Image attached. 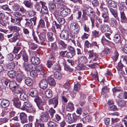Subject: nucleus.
<instances>
[{"mask_svg":"<svg viewBox=\"0 0 127 127\" xmlns=\"http://www.w3.org/2000/svg\"><path fill=\"white\" fill-rule=\"evenodd\" d=\"M30 72V75L33 77L36 76L38 74L37 72L35 69V70H33L32 71H31Z\"/></svg>","mask_w":127,"mask_h":127,"instance_id":"09e8293b","label":"nucleus"},{"mask_svg":"<svg viewBox=\"0 0 127 127\" xmlns=\"http://www.w3.org/2000/svg\"><path fill=\"white\" fill-rule=\"evenodd\" d=\"M20 54L22 56L24 62L26 63L29 60L28 57L27 55L26 51L24 50H22L20 52Z\"/></svg>","mask_w":127,"mask_h":127,"instance_id":"f3484780","label":"nucleus"},{"mask_svg":"<svg viewBox=\"0 0 127 127\" xmlns=\"http://www.w3.org/2000/svg\"><path fill=\"white\" fill-rule=\"evenodd\" d=\"M58 43L60 45H61L64 48H66L67 45L63 41L60 40L58 41Z\"/></svg>","mask_w":127,"mask_h":127,"instance_id":"864d4df0","label":"nucleus"},{"mask_svg":"<svg viewBox=\"0 0 127 127\" xmlns=\"http://www.w3.org/2000/svg\"><path fill=\"white\" fill-rule=\"evenodd\" d=\"M24 78V76L23 75L21 74H19L17 76L16 79L17 81L19 83H20Z\"/></svg>","mask_w":127,"mask_h":127,"instance_id":"4c0bfd02","label":"nucleus"},{"mask_svg":"<svg viewBox=\"0 0 127 127\" xmlns=\"http://www.w3.org/2000/svg\"><path fill=\"white\" fill-rule=\"evenodd\" d=\"M9 4L11 6L12 9L13 11H17L19 10L20 5L17 3L12 1L10 2Z\"/></svg>","mask_w":127,"mask_h":127,"instance_id":"9d476101","label":"nucleus"},{"mask_svg":"<svg viewBox=\"0 0 127 127\" xmlns=\"http://www.w3.org/2000/svg\"><path fill=\"white\" fill-rule=\"evenodd\" d=\"M53 70L55 71L58 70L60 71L61 70V68L60 66L58 64L54 65L52 68Z\"/></svg>","mask_w":127,"mask_h":127,"instance_id":"6e6d98bb","label":"nucleus"},{"mask_svg":"<svg viewBox=\"0 0 127 127\" xmlns=\"http://www.w3.org/2000/svg\"><path fill=\"white\" fill-rule=\"evenodd\" d=\"M0 24L3 27H5L7 25V22L5 20H0Z\"/></svg>","mask_w":127,"mask_h":127,"instance_id":"774afa93","label":"nucleus"},{"mask_svg":"<svg viewBox=\"0 0 127 127\" xmlns=\"http://www.w3.org/2000/svg\"><path fill=\"white\" fill-rule=\"evenodd\" d=\"M22 66V68L27 72H30L35 69V66L31 63H27L23 62Z\"/></svg>","mask_w":127,"mask_h":127,"instance_id":"7ed1b4c3","label":"nucleus"},{"mask_svg":"<svg viewBox=\"0 0 127 127\" xmlns=\"http://www.w3.org/2000/svg\"><path fill=\"white\" fill-rule=\"evenodd\" d=\"M29 93L30 95L32 97H34L37 96L38 92L35 89L32 88L30 89Z\"/></svg>","mask_w":127,"mask_h":127,"instance_id":"aec40b11","label":"nucleus"},{"mask_svg":"<svg viewBox=\"0 0 127 127\" xmlns=\"http://www.w3.org/2000/svg\"><path fill=\"white\" fill-rule=\"evenodd\" d=\"M75 54V53H73L71 52H68L65 56L68 58H71Z\"/></svg>","mask_w":127,"mask_h":127,"instance_id":"680f3d73","label":"nucleus"},{"mask_svg":"<svg viewBox=\"0 0 127 127\" xmlns=\"http://www.w3.org/2000/svg\"><path fill=\"white\" fill-rule=\"evenodd\" d=\"M11 19V22L14 25L18 26L21 25L20 22L22 19L16 18H13L12 17Z\"/></svg>","mask_w":127,"mask_h":127,"instance_id":"4be33fe9","label":"nucleus"},{"mask_svg":"<svg viewBox=\"0 0 127 127\" xmlns=\"http://www.w3.org/2000/svg\"><path fill=\"white\" fill-rule=\"evenodd\" d=\"M13 15L15 18L22 19L23 15L19 11L14 12L13 13Z\"/></svg>","mask_w":127,"mask_h":127,"instance_id":"72a5a7b5","label":"nucleus"},{"mask_svg":"<svg viewBox=\"0 0 127 127\" xmlns=\"http://www.w3.org/2000/svg\"><path fill=\"white\" fill-rule=\"evenodd\" d=\"M48 80L49 84L50 86H53L56 85V83L54 79L53 78L51 77H49L48 78Z\"/></svg>","mask_w":127,"mask_h":127,"instance_id":"c756f323","label":"nucleus"},{"mask_svg":"<svg viewBox=\"0 0 127 127\" xmlns=\"http://www.w3.org/2000/svg\"><path fill=\"white\" fill-rule=\"evenodd\" d=\"M23 103V101L21 102L20 101L18 98H14L13 99L14 105L17 108L21 109Z\"/></svg>","mask_w":127,"mask_h":127,"instance_id":"2eb2a0df","label":"nucleus"},{"mask_svg":"<svg viewBox=\"0 0 127 127\" xmlns=\"http://www.w3.org/2000/svg\"><path fill=\"white\" fill-rule=\"evenodd\" d=\"M45 27V23L43 20L41 19L39 21L38 24V28H42Z\"/></svg>","mask_w":127,"mask_h":127,"instance_id":"c03bdc74","label":"nucleus"},{"mask_svg":"<svg viewBox=\"0 0 127 127\" xmlns=\"http://www.w3.org/2000/svg\"><path fill=\"white\" fill-rule=\"evenodd\" d=\"M22 104L21 109L23 110L27 111V108L31 107L32 106V104L29 101H23Z\"/></svg>","mask_w":127,"mask_h":127,"instance_id":"6e6552de","label":"nucleus"},{"mask_svg":"<svg viewBox=\"0 0 127 127\" xmlns=\"http://www.w3.org/2000/svg\"><path fill=\"white\" fill-rule=\"evenodd\" d=\"M20 98L21 100H25L27 99L28 97L25 93L23 92L20 95Z\"/></svg>","mask_w":127,"mask_h":127,"instance_id":"49530a36","label":"nucleus"},{"mask_svg":"<svg viewBox=\"0 0 127 127\" xmlns=\"http://www.w3.org/2000/svg\"><path fill=\"white\" fill-rule=\"evenodd\" d=\"M109 10L111 14L116 19L119 20V18L118 17V13L117 11L114 9L110 8Z\"/></svg>","mask_w":127,"mask_h":127,"instance_id":"5701e85b","label":"nucleus"},{"mask_svg":"<svg viewBox=\"0 0 127 127\" xmlns=\"http://www.w3.org/2000/svg\"><path fill=\"white\" fill-rule=\"evenodd\" d=\"M120 40V35L118 34H116L114 37L113 40L114 42L116 43H118Z\"/></svg>","mask_w":127,"mask_h":127,"instance_id":"79ce46f5","label":"nucleus"},{"mask_svg":"<svg viewBox=\"0 0 127 127\" xmlns=\"http://www.w3.org/2000/svg\"><path fill=\"white\" fill-rule=\"evenodd\" d=\"M91 120V117L90 116H86L83 119V122H90Z\"/></svg>","mask_w":127,"mask_h":127,"instance_id":"603ef678","label":"nucleus"},{"mask_svg":"<svg viewBox=\"0 0 127 127\" xmlns=\"http://www.w3.org/2000/svg\"><path fill=\"white\" fill-rule=\"evenodd\" d=\"M89 55L88 59L91 58L94 61H96L97 60L98 55L96 53H94L92 51L89 50L88 52Z\"/></svg>","mask_w":127,"mask_h":127,"instance_id":"39448f33","label":"nucleus"},{"mask_svg":"<svg viewBox=\"0 0 127 127\" xmlns=\"http://www.w3.org/2000/svg\"><path fill=\"white\" fill-rule=\"evenodd\" d=\"M23 3L26 7L29 8H31L32 5L31 2V0H25L24 1Z\"/></svg>","mask_w":127,"mask_h":127,"instance_id":"473e14b6","label":"nucleus"},{"mask_svg":"<svg viewBox=\"0 0 127 127\" xmlns=\"http://www.w3.org/2000/svg\"><path fill=\"white\" fill-rule=\"evenodd\" d=\"M53 34L51 32H48L47 33V36L48 39L50 41H53L54 40L53 37Z\"/></svg>","mask_w":127,"mask_h":127,"instance_id":"a19ab883","label":"nucleus"},{"mask_svg":"<svg viewBox=\"0 0 127 127\" xmlns=\"http://www.w3.org/2000/svg\"><path fill=\"white\" fill-rule=\"evenodd\" d=\"M8 28L10 31L13 32H17L19 29V28L16 26H10L8 27Z\"/></svg>","mask_w":127,"mask_h":127,"instance_id":"c85d7f7f","label":"nucleus"},{"mask_svg":"<svg viewBox=\"0 0 127 127\" xmlns=\"http://www.w3.org/2000/svg\"><path fill=\"white\" fill-rule=\"evenodd\" d=\"M80 87V84L77 83H75L74 88V90L71 93V95L72 97H74L75 96L76 91L79 90Z\"/></svg>","mask_w":127,"mask_h":127,"instance_id":"1a4fd4ad","label":"nucleus"},{"mask_svg":"<svg viewBox=\"0 0 127 127\" xmlns=\"http://www.w3.org/2000/svg\"><path fill=\"white\" fill-rule=\"evenodd\" d=\"M51 48L53 50H56L58 48L56 43L55 42L51 43Z\"/></svg>","mask_w":127,"mask_h":127,"instance_id":"0e129e2a","label":"nucleus"},{"mask_svg":"<svg viewBox=\"0 0 127 127\" xmlns=\"http://www.w3.org/2000/svg\"><path fill=\"white\" fill-rule=\"evenodd\" d=\"M9 103V102L8 100L3 99L1 102L0 104L2 107L4 108L8 106Z\"/></svg>","mask_w":127,"mask_h":127,"instance_id":"bb28decb","label":"nucleus"},{"mask_svg":"<svg viewBox=\"0 0 127 127\" xmlns=\"http://www.w3.org/2000/svg\"><path fill=\"white\" fill-rule=\"evenodd\" d=\"M40 87L43 89H45L47 87L48 83L47 81L45 80H41L39 83Z\"/></svg>","mask_w":127,"mask_h":127,"instance_id":"a211bd4d","label":"nucleus"},{"mask_svg":"<svg viewBox=\"0 0 127 127\" xmlns=\"http://www.w3.org/2000/svg\"><path fill=\"white\" fill-rule=\"evenodd\" d=\"M20 117L22 123H25L28 122V119L27 115L24 113L22 112L20 114Z\"/></svg>","mask_w":127,"mask_h":127,"instance_id":"f8f14e48","label":"nucleus"},{"mask_svg":"<svg viewBox=\"0 0 127 127\" xmlns=\"http://www.w3.org/2000/svg\"><path fill=\"white\" fill-rule=\"evenodd\" d=\"M60 37L62 39L67 40L69 37L68 32L66 31H63L60 34Z\"/></svg>","mask_w":127,"mask_h":127,"instance_id":"dca6fc26","label":"nucleus"},{"mask_svg":"<svg viewBox=\"0 0 127 127\" xmlns=\"http://www.w3.org/2000/svg\"><path fill=\"white\" fill-rule=\"evenodd\" d=\"M80 27L78 24L75 22L71 23L70 26V29L72 33L77 34L79 32Z\"/></svg>","mask_w":127,"mask_h":127,"instance_id":"20e7f679","label":"nucleus"},{"mask_svg":"<svg viewBox=\"0 0 127 127\" xmlns=\"http://www.w3.org/2000/svg\"><path fill=\"white\" fill-rule=\"evenodd\" d=\"M56 112L55 111L52 107L51 108L49 111V113L51 117L52 118L54 116V115Z\"/></svg>","mask_w":127,"mask_h":127,"instance_id":"3c124183","label":"nucleus"},{"mask_svg":"<svg viewBox=\"0 0 127 127\" xmlns=\"http://www.w3.org/2000/svg\"><path fill=\"white\" fill-rule=\"evenodd\" d=\"M19 35V34L18 32H16L13 35V37L9 39V41L11 43L15 42L18 39V36Z\"/></svg>","mask_w":127,"mask_h":127,"instance_id":"412c9836","label":"nucleus"},{"mask_svg":"<svg viewBox=\"0 0 127 127\" xmlns=\"http://www.w3.org/2000/svg\"><path fill=\"white\" fill-rule=\"evenodd\" d=\"M70 10L69 8H64L63 9H62L60 11V15L61 16L65 17L70 13Z\"/></svg>","mask_w":127,"mask_h":127,"instance_id":"ddd939ff","label":"nucleus"},{"mask_svg":"<svg viewBox=\"0 0 127 127\" xmlns=\"http://www.w3.org/2000/svg\"><path fill=\"white\" fill-rule=\"evenodd\" d=\"M16 73L14 70H11L8 71L7 73L8 76L11 78H13L15 77Z\"/></svg>","mask_w":127,"mask_h":127,"instance_id":"c9c22d12","label":"nucleus"},{"mask_svg":"<svg viewBox=\"0 0 127 127\" xmlns=\"http://www.w3.org/2000/svg\"><path fill=\"white\" fill-rule=\"evenodd\" d=\"M26 22L25 23V25L27 26H31L33 24V22L31 21L30 20L27 19H25Z\"/></svg>","mask_w":127,"mask_h":127,"instance_id":"5fc2aeb1","label":"nucleus"},{"mask_svg":"<svg viewBox=\"0 0 127 127\" xmlns=\"http://www.w3.org/2000/svg\"><path fill=\"white\" fill-rule=\"evenodd\" d=\"M119 56V54L117 52H115L114 55L112 57V59L116 61L118 59Z\"/></svg>","mask_w":127,"mask_h":127,"instance_id":"338daca9","label":"nucleus"},{"mask_svg":"<svg viewBox=\"0 0 127 127\" xmlns=\"http://www.w3.org/2000/svg\"><path fill=\"white\" fill-rule=\"evenodd\" d=\"M120 15L121 20L126 21H127V18L125 14L123 11L120 12Z\"/></svg>","mask_w":127,"mask_h":127,"instance_id":"37998d69","label":"nucleus"},{"mask_svg":"<svg viewBox=\"0 0 127 127\" xmlns=\"http://www.w3.org/2000/svg\"><path fill=\"white\" fill-rule=\"evenodd\" d=\"M2 8L4 10L7 11L9 13H12L11 10L9 8L8 6L7 5H3L2 7Z\"/></svg>","mask_w":127,"mask_h":127,"instance_id":"a18cd8bd","label":"nucleus"},{"mask_svg":"<svg viewBox=\"0 0 127 127\" xmlns=\"http://www.w3.org/2000/svg\"><path fill=\"white\" fill-rule=\"evenodd\" d=\"M74 105L71 102L68 103L66 106V109L67 111H72L74 110Z\"/></svg>","mask_w":127,"mask_h":127,"instance_id":"a878e982","label":"nucleus"},{"mask_svg":"<svg viewBox=\"0 0 127 127\" xmlns=\"http://www.w3.org/2000/svg\"><path fill=\"white\" fill-rule=\"evenodd\" d=\"M65 120L67 123L70 124L72 123V115L71 114L68 113L65 114Z\"/></svg>","mask_w":127,"mask_h":127,"instance_id":"393cba45","label":"nucleus"},{"mask_svg":"<svg viewBox=\"0 0 127 127\" xmlns=\"http://www.w3.org/2000/svg\"><path fill=\"white\" fill-rule=\"evenodd\" d=\"M21 48L20 46H14V49L13 51V53H18Z\"/></svg>","mask_w":127,"mask_h":127,"instance_id":"13d9d810","label":"nucleus"},{"mask_svg":"<svg viewBox=\"0 0 127 127\" xmlns=\"http://www.w3.org/2000/svg\"><path fill=\"white\" fill-rule=\"evenodd\" d=\"M52 91L50 90H47L45 92L46 97L48 98H50L52 97Z\"/></svg>","mask_w":127,"mask_h":127,"instance_id":"e433bc0d","label":"nucleus"},{"mask_svg":"<svg viewBox=\"0 0 127 127\" xmlns=\"http://www.w3.org/2000/svg\"><path fill=\"white\" fill-rule=\"evenodd\" d=\"M107 5L104 3H102L100 8L102 11L101 16L103 18V22H107L109 19L108 13L107 8Z\"/></svg>","mask_w":127,"mask_h":127,"instance_id":"f257e3e1","label":"nucleus"},{"mask_svg":"<svg viewBox=\"0 0 127 127\" xmlns=\"http://www.w3.org/2000/svg\"><path fill=\"white\" fill-rule=\"evenodd\" d=\"M25 83L28 86L31 85L33 83L32 80L30 78H27L25 80Z\"/></svg>","mask_w":127,"mask_h":127,"instance_id":"58836bf2","label":"nucleus"},{"mask_svg":"<svg viewBox=\"0 0 127 127\" xmlns=\"http://www.w3.org/2000/svg\"><path fill=\"white\" fill-rule=\"evenodd\" d=\"M40 40L41 43H43L46 40L45 35L44 34H41L38 35Z\"/></svg>","mask_w":127,"mask_h":127,"instance_id":"ea45409f","label":"nucleus"},{"mask_svg":"<svg viewBox=\"0 0 127 127\" xmlns=\"http://www.w3.org/2000/svg\"><path fill=\"white\" fill-rule=\"evenodd\" d=\"M98 45L96 41H93L92 43L91 47L93 46H95V48L97 50L99 48Z\"/></svg>","mask_w":127,"mask_h":127,"instance_id":"69168bd1","label":"nucleus"},{"mask_svg":"<svg viewBox=\"0 0 127 127\" xmlns=\"http://www.w3.org/2000/svg\"><path fill=\"white\" fill-rule=\"evenodd\" d=\"M101 31L103 32H107L110 30L109 26L107 24H104L101 28Z\"/></svg>","mask_w":127,"mask_h":127,"instance_id":"7c9ffc66","label":"nucleus"},{"mask_svg":"<svg viewBox=\"0 0 127 127\" xmlns=\"http://www.w3.org/2000/svg\"><path fill=\"white\" fill-rule=\"evenodd\" d=\"M92 33L93 36L95 37H98L99 36V32L96 30L93 31Z\"/></svg>","mask_w":127,"mask_h":127,"instance_id":"052dcab7","label":"nucleus"},{"mask_svg":"<svg viewBox=\"0 0 127 127\" xmlns=\"http://www.w3.org/2000/svg\"><path fill=\"white\" fill-rule=\"evenodd\" d=\"M47 124L48 127H56V124L53 121L49 122Z\"/></svg>","mask_w":127,"mask_h":127,"instance_id":"4d7b16f0","label":"nucleus"},{"mask_svg":"<svg viewBox=\"0 0 127 127\" xmlns=\"http://www.w3.org/2000/svg\"><path fill=\"white\" fill-rule=\"evenodd\" d=\"M49 104H53L54 106V108H55L58 104V98L57 97L54 98L49 100Z\"/></svg>","mask_w":127,"mask_h":127,"instance_id":"4468645a","label":"nucleus"},{"mask_svg":"<svg viewBox=\"0 0 127 127\" xmlns=\"http://www.w3.org/2000/svg\"><path fill=\"white\" fill-rule=\"evenodd\" d=\"M40 115V120L43 122H47L49 118V115L44 112L41 114H39Z\"/></svg>","mask_w":127,"mask_h":127,"instance_id":"0eeeda50","label":"nucleus"},{"mask_svg":"<svg viewBox=\"0 0 127 127\" xmlns=\"http://www.w3.org/2000/svg\"><path fill=\"white\" fill-rule=\"evenodd\" d=\"M15 63L16 62H12L10 63L7 65V68L10 69H14L16 66Z\"/></svg>","mask_w":127,"mask_h":127,"instance_id":"f704fd0d","label":"nucleus"},{"mask_svg":"<svg viewBox=\"0 0 127 127\" xmlns=\"http://www.w3.org/2000/svg\"><path fill=\"white\" fill-rule=\"evenodd\" d=\"M49 8L50 11L53 12L55 11L56 9V6L52 4H50L49 5Z\"/></svg>","mask_w":127,"mask_h":127,"instance_id":"e2e57ef3","label":"nucleus"},{"mask_svg":"<svg viewBox=\"0 0 127 127\" xmlns=\"http://www.w3.org/2000/svg\"><path fill=\"white\" fill-rule=\"evenodd\" d=\"M38 108V112L39 114H41L44 112V108L42 105H37Z\"/></svg>","mask_w":127,"mask_h":127,"instance_id":"de8ad7c7","label":"nucleus"},{"mask_svg":"<svg viewBox=\"0 0 127 127\" xmlns=\"http://www.w3.org/2000/svg\"><path fill=\"white\" fill-rule=\"evenodd\" d=\"M57 21L60 24H63L65 22V20L63 18L59 17L57 19Z\"/></svg>","mask_w":127,"mask_h":127,"instance_id":"bf43d9fd","label":"nucleus"},{"mask_svg":"<svg viewBox=\"0 0 127 127\" xmlns=\"http://www.w3.org/2000/svg\"><path fill=\"white\" fill-rule=\"evenodd\" d=\"M18 84H17L16 82L15 81H11L9 84V86L10 89H11L12 91L14 90L15 88H16Z\"/></svg>","mask_w":127,"mask_h":127,"instance_id":"b1692460","label":"nucleus"},{"mask_svg":"<svg viewBox=\"0 0 127 127\" xmlns=\"http://www.w3.org/2000/svg\"><path fill=\"white\" fill-rule=\"evenodd\" d=\"M23 90L22 88L20 87L19 86H17V87L15 88L14 90H13L12 91L15 93L18 94L22 93Z\"/></svg>","mask_w":127,"mask_h":127,"instance_id":"2f4dec72","label":"nucleus"},{"mask_svg":"<svg viewBox=\"0 0 127 127\" xmlns=\"http://www.w3.org/2000/svg\"><path fill=\"white\" fill-rule=\"evenodd\" d=\"M84 10L85 14L89 16L90 19L92 23V26L93 27L95 25V15L93 9L91 7H86Z\"/></svg>","mask_w":127,"mask_h":127,"instance_id":"f03ea898","label":"nucleus"},{"mask_svg":"<svg viewBox=\"0 0 127 127\" xmlns=\"http://www.w3.org/2000/svg\"><path fill=\"white\" fill-rule=\"evenodd\" d=\"M30 61L31 63L34 65H38L40 62L39 59L38 58L35 57H32L30 58Z\"/></svg>","mask_w":127,"mask_h":127,"instance_id":"9b49d317","label":"nucleus"},{"mask_svg":"<svg viewBox=\"0 0 127 127\" xmlns=\"http://www.w3.org/2000/svg\"><path fill=\"white\" fill-rule=\"evenodd\" d=\"M42 5L41 12L42 14H47L48 12V8L46 5V3L44 2L40 1L39 2Z\"/></svg>","mask_w":127,"mask_h":127,"instance_id":"423d86ee","label":"nucleus"},{"mask_svg":"<svg viewBox=\"0 0 127 127\" xmlns=\"http://www.w3.org/2000/svg\"><path fill=\"white\" fill-rule=\"evenodd\" d=\"M62 76L61 73L58 72H56L54 74L55 78L58 79H60L62 77Z\"/></svg>","mask_w":127,"mask_h":127,"instance_id":"8fccbe9b","label":"nucleus"},{"mask_svg":"<svg viewBox=\"0 0 127 127\" xmlns=\"http://www.w3.org/2000/svg\"><path fill=\"white\" fill-rule=\"evenodd\" d=\"M78 59L79 61L82 64H86L88 62L87 58L84 56H79Z\"/></svg>","mask_w":127,"mask_h":127,"instance_id":"6ab92c4d","label":"nucleus"},{"mask_svg":"<svg viewBox=\"0 0 127 127\" xmlns=\"http://www.w3.org/2000/svg\"><path fill=\"white\" fill-rule=\"evenodd\" d=\"M104 23H108L109 24L112 26H115L117 24V22L115 19L113 18H111L110 20V18L107 22H104Z\"/></svg>","mask_w":127,"mask_h":127,"instance_id":"cd10ccee","label":"nucleus"}]
</instances>
